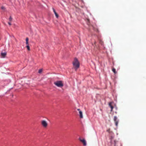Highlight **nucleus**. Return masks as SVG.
<instances>
[{
  "instance_id": "nucleus-12",
  "label": "nucleus",
  "mask_w": 146,
  "mask_h": 146,
  "mask_svg": "<svg viewBox=\"0 0 146 146\" xmlns=\"http://www.w3.org/2000/svg\"><path fill=\"white\" fill-rule=\"evenodd\" d=\"M54 13L55 14V16L57 18H58V15L57 14V13H56V12H55V13Z\"/></svg>"
},
{
  "instance_id": "nucleus-8",
  "label": "nucleus",
  "mask_w": 146,
  "mask_h": 146,
  "mask_svg": "<svg viewBox=\"0 0 146 146\" xmlns=\"http://www.w3.org/2000/svg\"><path fill=\"white\" fill-rule=\"evenodd\" d=\"M79 113L80 117L81 118H83V116L82 115V111H79Z\"/></svg>"
},
{
  "instance_id": "nucleus-9",
  "label": "nucleus",
  "mask_w": 146,
  "mask_h": 146,
  "mask_svg": "<svg viewBox=\"0 0 146 146\" xmlns=\"http://www.w3.org/2000/svg\"><path fill=\"white\" fill-rule=\"evenodd\" d=\"M29 38L28 37H27L26 39V44L27 45H29Z\"/></svg>"
},
{
  "instance_id": "nucleus-18",
  "label": "nucleus",
  "mask_w": 146,
  "mask_h": 146,
  "mask_svg": "<svg viewBox=\"0 0 146 146\" xmlns=\"http://www.w3.org/2000/svg\"><path fill=\"white\" fill-rule=\"evenodd\" d=\"M77 110H78V111H81L80 110V109H77Z\"/></svg>"
},
{
  "instance_id": "nucleus-4",
  "label": "nucleus",
  "mask_w": 146,
  "mask_h": 146,
  "mask_svg": "<svg viewBox=\"0 0 146 146\" xmlns=\"http://www.w3.org/2000/svg\"><path fill=\"white\" fill-rule=\"evenodd\" d=\"M113 120L115 122V125L117 126L119 120L116 116H114Z\"/></svg>"
},
{
  "instance_id": "nucleus-3",
  "label": "nucleus",
  "mask_w": 146,
  "mask_h": 146,
  "mask_svg": "<svg viewBox=\"0 0 146 146\" xmlns=\"http://www.w3.org/2000/svg\"><path fill=\"white\" fill-rule=\"evenodd\" d=\"M41 124L42 126L44 128L47 127L48 125L47 122L44 120L41 121Z\"/></svg>"
},
{
  "instance_id": "nucleus-14",
  "label": "nucleus",
  "mask_w": 146,
  "mask_h": 146,
  "mask_svg": "<svg viewBox=\"0 0 146 146\" xmlns=\"http://www.w3.org/2000/svg\"><path fill=\"white\" fill-rule=\"evenodd\" d=\"M12 17H11V16H10V17L9 18V20L10 21H12Z\"/></svg>"
},
{
  "instance_id": "nucleus-17",
  "label": "nucleus",
  "mask_w": 146,
  "mask_h": 146,
  "mask_svg": "<svg viewBox=\"0 0 146 146\" xmlns=\"http://www.w3.org/2000/svg\"><path fill=\"white\" fill-rule=\"evenodd\" d=\"M8 24L10 25H11V23L10 22H8Z\"/></svg>"
},
{
  "instance_id": "nucleus-1",
  "label": "nucleus",
  "mask_w": 146,
  "mask_h": 146,
  "mask_svg": "<svg viewBox=\"0 0 146 146\" xmlns=\"http://www.w3.org/2000/svg\"><path fill=\"white\" fill-rule=\"evenodd\" d=\"M73 64L76 70L80 66V64L78 59L76 58H74V61L73 62Z\"/></svg>"
},
{
  "instance_id": "nucleus-10",
  "label": "nucleus",
  "mask_w": 146,
  "mask_h": 146,
  "mask_svg": "<svg viewBox=\"0 0 146 146\" xmlns=\"http://www.w3.org/2000/svg\"><path fill=\"white\" fill-rule=\"evenodd\" d=\"M112 71L114 73V74L116 73V72L115 69L114 68H113L112 69Z\"/></svg>"
},
{
  "instance_id": "nucleus-7",
  "label": "nucleus",
  "mask_w": 146,
  "mask_h": 146,
  "mask_svg": "<svg viewBox=\"0 0 146 146\" xmlns=\"http://www.w3.org/2000/svg\"><path fill=\"white\" fill-rule=\"evenodd\" d=\"M7 54L6 52H1V55L2 57L3 58H4Z\"/></svg>"
},
{
  "instance_id": "nucleus-2",
  "label": "nucleus",
  "mask_w": 146,
  "mask_h": 146,
  "mask_svg": "<svg viewBox=\"0 0 146 146\" xmlns=\"http://www.w3.org/2000/svg\"><path fill=\"white\" fill-rule=\"evenodd\" d=\"M54 84L59 87H62L63 86V84L61 81H57L54 82Z\"/></svg>"
},
{
  "instance_id": "nucleus-16",
  "label": "nucleus",
  "mask_w": 146,
  "mask_h": 146,
  "mask_svg": "<svg viewBox=\"0 0 146 146\" xmlns=\"http://www.w3.org/2000/svg\"><path fill=\"white\" fill-rule=\"evenodd\" d=\"M53 12L54 13H55V12H56V11L54 9V8H53Z\"/></svg>"
},
{
  "instance_id": "nucleus-19",
  "label": "nucleus",
  "mask_w": 146,
  "mask_h": 146,
  "mask_svg": "<svg viewBox=\"0 0 146 146\" xmlns=\"http://www.w3.org/2000/svg\"><path fill=\"white\" fill-rule=\"evenodd\" d=\"M96 43V41H95V42H94V44H95Z\"/></svg>"
},
{
  "instance_id": "nucleus-6",
  "label": "nucleus",
  "mask_w": 146,
  "mask_h": 146,
  "mask_svg": "<svg viewBox=\"0 0 146 146\" xmlns=\"http://www.w3.org/2000/svg\"><path fill=\"white\" fill-rule=\"evenodd\" d=\"M112 102H110L109 103V106L111 108V111H112L113 109V107L112 105Z\"/></svg>"
},
{
  "instance_id": "nucleus-5",
  "label": "nucleus",
  "mask_w": 146,
  "mask_h": 146,
  "mask_svg": "<svg viewBox=\"0 0 146 146\" xmlns=\"http://www.w3.org/2000/svg\"><path fill=\"white\" fill-rule=\"evenodd\" d=\"M79 140L83 143L84 145L86 146V141L84 139H82L80 138H79Z\"/></svg>"
},
{
  "instance_id": "nucleus-15",
  "label": "nucleus",
  "mask_w": 146,
  "mask_h": 146,
  "mask_svg": "<svg viewBox=\"0 0 146 146\" xmlns=\"http://www.w3.org/2000/svg\"><path fill=\"white\" fill-rule=\"evenodd\" d=\"M1 9H5V7H4L3 6H2L1 7Z\"/></svg>"
},
{
  "instance_id": "nucleus-13",
  "label": "nucleus",
  "mask_w": 146,
  "mask_h": 146,
  "mask_svg": "<svg viewBox=\"0 0 146 146\" xmlns=\"http://www.w3.org/2000/svg\"><path fill=\"white\" fill-rule=\"evenodd\" d=\"M42 69H39L38 70V73H40L42 72Z\"/></svg>"
},
{
  "instance_id": "nucleus-11",
  "label": "nucleus",
  "mask_w": 146,
  "mask_h": 146,
  "mask_svg": "<svg viewBox=\"0 0 146 146\" xmlns=\"http://www.w3.org/2000/svg\"><path fill=\"white\" fill-rule=\"evenodd\" d=\"M26 47L28 50H30V47L29 45H27Z\"/></svg>"
}]
</instances>
